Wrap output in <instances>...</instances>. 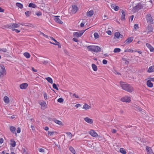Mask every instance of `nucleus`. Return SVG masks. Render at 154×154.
<instances>
[{
    "mask_svg": "<svg viewBox=\"0 0 154 154\" xmlns=\"http://www.w3.org/2000/svg\"><path fill=\"white\" fill-rule=\"evenodd\" d=\"M51 40H53L55 42V43H54V44H53V45H57V43H58V44L59 43V42H57V40L56 39H55L53 37H51Z\"/></svg>",
    "mask_w": 154,
    "mask_h": 154,
    "instance_id": "ea45409f",
    "label": "nucleus"
},
{
    "mask_svg": "<svg viewBox=\"0 0 154 154\" xmlns=\"http://www.w3.org/2000/svg\"><path fill=\"white\" fill-rule=\"evenodd\" d=\"M11 143L10 144L13 147H14L16 146V142L14 140V139H11L10 140Z\"/></svg>",
    "mask_w": 154,
    "mask_h": 154,
    "instance_id": "4be33fe9",
    "label": "nucleus"
},
{
    "mask_svg": "<svg viewBox=\"0 0 154 154\" xmlns=\"http://www.w3.org/2000/svg\"><path fill=\"white\" fill-rule=\"evenodd\" d=\"M120 86L123 89L128 92H131L134 91L133 87L130 84H121Z\"/></svg>",
    "mask_w": 154,
    "mask_h": 154,
    "instance_id": "f03ea898",
    "label": "nucleus"
},
{
    "mask_svg": "<svg viewBox=\"0 0 154 154\" xmlns=\"http://www.w3.org/2000/svg\"><path fill=\"white\" fill-rule=\"evenodd\" d=\"M73 96L75 97L76 98H79V97L78 95H76L75 93L73 94Z\"/></svg>",
    "mask_w": 154,
    "mask_h": 154,
    "instance_id": "338daca9",
    "label": "nucleus"
},
{
    "mask_svg": "<svg viewBox=\"0 0 154 154\" xmlns=\"http://www.w3.org/2000/svg\"><path fill=\"white\" fill-rule=\"evenodd\" d=\"M4 11L5 10L4 9L0 7V12H4Z\"/></svg>",
    "mask_w": 154,
    "mask_h": 154,
    "instance_id": "e2e57ef3",
    "label": "nucleus"
},
{
    "mask_svg": "<svg viewBox=\"0 0 154 154\" xmlns=\"http://www.w3.org/2000/svg\"><path fill=\"white\" fill-rule=\"evenodd\" d=\"M4 102L5 103H9V98L7 96H5L4 97Z\"/></svg>",
    "mask_w": 154,
    "mask_h": 154,
    "instance_id": "393cba45",
    "label": "nucleus"
},
{
    "mask_svg": "<svg viewBox=\"0 0 154 154\" xmlns=\"http://www.w3.org/2000/svg\"><path fill=\"white\" fill-rule=\"evenodd\" d=\"M23 55L27 58H29L30 57V54L28 52L24 53L23 54Z\"/></svg>",
    "mask_w": 154,
    "mask_h": 154,
    "instance_id": "473e14b6",
    "label": "nucleus"
},
{
    "mask_svg": "<svg viewBox=\"0 0 154 154\" xmlns=\"http://www.w3.org/2000/svg\"><path fill=\"white\" fill-rule=\"evenodd\" d=\"M154 72V66L153 65L150 66L147 72L149 73H151Z\"/></svg>",
    "mask_w": 154,
    "mask_h": 154,
    "instance_id": "412c9836",
    "label": "nucleus"
},
{
    "mask_svg": "<svg viewBox=\"0 0 154 154\" xmlns=\"http://www.w3.org/2000/svg\"><path fill=\"white\" fill-rule=\"evenodd\" d=\"M36 15L38 16H39L42 15V13L40 11L38 12L37 13H36Z\"/></svg>",
    "mask_w": 154,
    "mask_h": 154,
    "instance_id": "8fccbe9b",
    "label": "nucleus"
},
{
    "mask_svg": "<svg viewBox=\"0 0 154 154\" xmlns=\"http://www.w3.org/2000/svg\"><path fill=\"white\" fill-rule=\"evenodd\" d=\"M89 133L93 137H96L98 136L97 133L93 130H91L90 131Z\"/></svg>",
    "mask_w": 154,
    "mask_h": 154,
    "instance_id": "1a4fd4ad",
    "label": "nucleus"
},
{
    "mask_svg": "<svg viewBox=\"0 0 154 154\" xmlns=\"http://www.w3.org/2000/svg\"><path fill=\"white\" fill-rule=\"evenodd\" d=\"M88 29V28L84 30H82L80 31L79 32H74L73 33V36L77 38L79 37H81L83 35L85 32Z\"/></svg>",
    "mask_w": 154,
    "mask_h": 154,
    "instance_id": "39448f33",
    "label": "nucleus"
},
{
    "mask_svg": "<svg viewBox=\"0 0 154 154\" xmlns=\"http://www.w3.org/2000/svg\"><path fill=\"white\" fill-rule=\"evenodd\" d=\"M31 13V11H26L25 12V14L26 16L27 17H29L30 16Z\"/></svg>",
    "mask_w": 154,
    "mask_h": 154,
    "instance_id": "4c0bfd02",
    "label": "nucleus"
},
{
    "mask_svg": "<svg viewBox=\"0 0 154 154\" xmlns=\"http://www.w3.org/2000/svg\"><path fill=\"white\" fill-rule=\"evenodd\" d=\"M63 99L61 98H59L57 100V102L60 103L63 102Z\"/></svg>",
    "mask_w": 154,
    "mask_h": 154,
    "instance_id": "37998d69",
    "label": "nucleus"
},
{
    "mask_svg": "<svg viewBox=\"0 0 154 154\" xmlns=\"http://www.w3.org/2000/svg\"><path fill=\"white\" fill-rule=\"evenodd\" d=\"M10 130L13 134H15L17 135V133L15 131L16 128L14 126H11L10 128Z\"/></svg>",
    "mask_w": 154,
    "mask_h": 154,
    "instance_id": "aec40b11",
    "label": "nucleus"
},
{
    "mask_svg": "<svg viewBox=\"0 0 154 154\" xmlns=\"http://www.w3.org/2000/svg\"><path fill=\"white\" fill-rule=\"evenodd\" d=\"M120 152L123 154H126L127 153L125 149L122 148H120Z\"/></svg>",
    "mask_w": 154,
    "mask_h": 154,
    "instance_id": "7c9ffc66",
    "label": "nucleus"
},
{
    "mask_svg": "<svg viewBox=\"0 0 154 154\" xmlns=\"http://www.w3.org/2000/svg\"><path fill=\"white\" fill-rule=\"evenodd\" d=\"M81 106V105L80 104L78 103V104H77L75 105V107H76V108H78L79 107Z\"/></svg>",
    "mask_w": 154,
    "mask_h": 154,
    "instance_id": "0e129e2a",
    "label": "nucleus"
},
{
    "mask_svg": "<svg viewBox=\"0 0 154 154\" xmlns=\"http://www.w3.org/2000/svg\"><path fill=\"white\" fill-rule=\"evenodd\" d=\"M45 79L50 83L52 84L53 81L52 79L50 77H48L45 78Z\"/></svg>",
    "mask_w": 154,
    "mask_h": 154,
    "instance_id": "c756f323",
    "label": "nucleus"
},
{
    "mask_svg": "<svg viewBox=\"0 0 154 154\" xmlns=\"http://www.w3.org/2000/svg\"><path fill=\"white\" fill-rule=\"evenodd\" d=\"M21 132V129L20 127H18L17 128V132L18 133H20Z\"/></svg>",
    "mask_w": 154,
    "mask_h": 154,
    "instance_id": "603ef678",
    "label": "nucleus"
},
{
    "mask_svg": "<svg viewBox=\"0 0 154 154\" xmlns=\"http://www.w3.org/2000/svg\"><path fill=\"white\" fill-rule=\"evenodd\" d=\"M146 150L149 153H150L152 149L150 147L147 146L146 147Z\"/></svg>",
    "mask_w": 154,
    "mask_h": 154,
    "instance_id": "e433bc0d",
    "label": "nucleus"
},
{
    "mask_svg": "<svg viewBox=\"0 0 154 154\" xmlns=\"http://www.w3.org/2000/svg\"><path fill=\"white\" fill-rule=\"evenodd\" d=\"M150 80H148L146 82L147 85L148 87L152 88L153 87V84Z\"/></svg>",
    "mask_w": 154,
    "mask_h": 154,
    "instance_id": "5701e85b",
    "label": "nucleus"
},
{
    "mask_svg": "<svg viewBox=\"0 0 154 154\" xmlns=\"http://www.w3.org/2000/svg\"><path fill=\"white\" fill-rule=\"evenodd\" d=\"M119 7L116 5V6L115 7L114 10L115 11H118L119 10Z\"/></svg>",
    "mask_w": 154,
    "mask_h": 154,
    "instance_id": "3c124183",
    "label": "nucleus"
},
{
    "mask_svg": "<svg viewBox=\"0 0 154 154\" xmlns=\"http://www.w3.org/2000/svg\"><path fill=\"white\" fill-rule=\"evenodd\" d=\"M52 120L56 123L60 125H63L62 122L59 120H57L56 118H54L52 119Z\"/></svg>",
    "mask_w": 154,
    "mask_h": 154,
    "instance_id": "a211bd4d",
    "label": "nucleus"
},
{
    "mask_svg": "<svg viewBox=\"0 0 154 154\" xmlns=\"http://www.w3.org/2000/svg\"><path fill=\"white\" fill-rule=\"evenodd\" d=\"M91 107L86 104H85L83 107V109H84L86 110H87V109H89L91 108Z\"/></svg>",
    "mask_w": 154,
    "mask_h": 154,
    "instance_id": "a878e982",
    "label": "nucleus"
},
{
    "mask_svg": "<svg viewBox=\"0 0 154 154\" xmlns=\"http://www.w3.org/2000/svg\"><path fill=\"white\" fill-rule=\"evenodd\" d=\"M89 51L94 52L96 53L99 52L101 51V49L98 46L95 45H90L86 46Z\"/></svg>",
    "mask_w": 154,
    "mask_h": 154,
    "instance_id": "f257e3e1",
    "label": "nucleus"
},
{
    "mask_svg": "<svg viewBox=\"0 0 154 154\" xmlns=\"http://www.w3.org/2000/svg\"><path fill=\"white\" fill-rule=\"evenodd\" d=\"M94 14V11L93 10H91L87 12V15L88 17H91Z\"/></svg>",
    "mask_w": 154,
    "mask_h": 154,
    "instance_id": "b1692460",
    "label": "nucleus"
},
{
    "mask_svg": "<svg viewBox=\"0 0 154 154\" xmlns=\"http://www.w3.org/2000/svg\"><path fill=\"white\" fill-rule=\"evenodd\" d=\"M137 109L139 110L140 111L143 112V109L140 107L138 106L137 107Z\"/></svg>",
    "mask_w": 154,
    "mask_h": 154,
    "instance_id": "09e8293b",
    "label": "nucleus"
},
{
    "mask_svg": "<svg viewBox=\"0 0 154 154\" xmlns=\"http://www.w3.org/2000/svg\"><path fill=\"white\" fill-rule=\"evenodd\" d=\"M134 51L132 49H127L125 50L124 52H133Z\"/></svg>",
    "mask_w": 154,
    "mask_h": 154,
    "instance_id": "58836bf2",
    "label": "nucleus"
},
{
    "mask_svg": "<svg viewBox=\"0 0 154 154\" xmlns=\"http://www.w3.org/2000/svg\"><path fill=\"white\" fill-rule=\"evenodd\" d=\"M91 66L93 69L94 71H96L97 70V66L94 63H92L91 65Z\"/></svg>",
    "mask_w": 154,
    "mask_h": 154,
    "instance_id": "bb28decb",
    "label": "nucleus"
},
{
    "mask_svg": "<svg viewBox=\"0 0 154 154\" xmlns=\"http://www.w3.org/2000/svg\"><path fill=\"white\" fill-rule=\"evenodd\" d=\"M53 87L55 89H56L57 90H58V88L57 87V85L55 83H54L52 85Z\"/></svg>",
    "mask_w": 154,
    "mask_h": 154,
    "instance_id": "79ce46f5",
    "label": "nucleus"
},
{
    "mask_svg": "<svg viewBox=\"0 0 154 154\" xmlns=\"http://www.w3.org/2000/svg\"><path fill=\"white\" fill-rule=\"evenodd\" d=\"M28 6L30 8H35L37 6L35 4L31 3L29 4Z\"/></svg>",
    "mask_w": 154,
    "mask_h": 154,
    "instance_id": "cd10ccee",
    "label": "nucleus"
},
{
    "mask_svg": "<svg viewBox=\"0 0 154 154\" xmlns=\"http://www.w3.org/2000/svg\"><path fill=\"white\" fill-rule=\"evenodd\" d=\"M69 150L73 154L75 153V151L74 149L72 146H70L69 148Z\"/></svg>",
    "mask_w": 154,
    "mask_h": 154,
    "instance_id": "2f4dec72",
    "label": "nucleus"
},
{
    "mask_svg": "<svg viewBox=\"0 0 154 154\" xmlns=\"http://www.w3.org/2000/svg\"><path fill=\"white\" fill-rule=\"evenodd\" d=\"M114 35L117 39L122 38L123 37V35L119 32H115Z\"/></svg>",
    "mask_w": 154,
    "mask_h": 154,
    "instance_id": "4468645a",
    "label": "nucleus"
},
{
    "mask_svg": "<svg viewBox=\"0 0 154 154\" xmlns=\"http://www.w3.org/2000/svg\"><path fill=\"white\" fill-rule=\"evenodd\" d=\"M106 32L109 35H111L112 34V32L110 30H109L107 31Z\"/></svg>",
    "mask_w": 154,
    "mask_h": 154,
    "instance_id": "13d9d810",
    "label": "nucleus"
},
{
    "mask_svg": "<svg viewBox=\"0 0 154 154\" xmlns=\"http://www.w3.org/2000/svg\"><path fill=\"white\" fill-rule=\"evenodd\" d=\"M146 16V20L147 22L148 23H150L151 24H153L154 22L151 15L150 14H147Z\"/></svg>",
    "mask_w": 154,
    "mask_h": 154,
    "instance_id": "20e7f679",
    "label": "nucleus"
},
{
    "mask_svg": "<svg viewBox=\"0 0 154 154\" xmlns=\"http://www.w3.org/2000/svg\"><path fill=\"white\" fill-rule=\"evenodd\" d=\"M41 34L43 36L46 38H47L48 37V35H45V34L43 33V32H41Z\"/></svg>",
    "mask_w": 154,
    "mask_h": 154,
    "instance_id": "052dcab7",
    "label": "nucleus"
},
{
    "mask_svg": "<svg viewBox=\"0 0 154 154\" xmlns=\"http://www.w3.org/2000/svg\"><path fill=\"white\" fill-rule=\"evenodd\" d=\"M42 62L43 64L46 65L48 63V61L44 60L42 61Z\"/></svg>",
    "mask_w": 154,
    "mask_h": 154,
    "instance_id": "bf43d9fd",
    "label": "nucleus"
},
{
    "mask_svg": "<svg viewBox=\"0 0 154 154\" xmlns=\"http://www.w3.org/2000/svg\"><path fill=\"white\" fill-rule=\"evenodd\" d=\"M121 13L122 14V15L121 16V19L122 20H125V16L126 15V13L125 11L123 10H122L121 11Z\"/></svg>",
    "mask_w": 154,
    "mask_h": 154,
    "instance_id": "f3484780",
    "label": "nucleus"
},
{
    "mask_svg": "<svg viewBox=\"0 0 154 154\" xmlns=\"http://www.w3.org/2000/svg\"><path fill=\"white\" fill-rule=\"evenodd\" d=\"M78 10V7L76 5H73L72 6V13H75Z\"/></svg>",
    "mask_w": 154,
    "mask_h": 154,
    "instance_id": "ddd939ff",
    "label": "nucleus"
},
{
    "mask_svg": "<svg viewBox=\"0 0 154 154\" xmlns=\"http://www.w3.org/2000/svg\"><path fill=\"white\" fill-rule=\"evenodd\" d=\"M1 50L4 52H6L7 51V49L6 48H3L1 49Z\"/></svg>",
    "mask_w": 154,
    "mask_h": 154,
    "instance_id": "6e6d98bb",
    "label": "nucleus"
},
{
    "mask_svg": "<svg viewBox=\"0 0 154 154\" xmlns=\"http://www.w3.org/2000/svg\"><path fill=\"white\" fill-rule=\"evenodd\" d=\"M102 63L103 64H106L107 63V61L106 60L104 59L103 60Z\"/></svg>",
    "mask_w": 154,
    "mask_h": 154,
    "instance_id": "de8ad7c7",
    "label": "nucleus"
},
{
    "mask_svg": "<svg viewBox=\"0 0 154 154\" xmlns=\"http://www.w3.org/2000/svg\"><path fill=\"white\" fill-rule=\"evenodd\" d=\"M31 128L32 129L33 132H34L35 131V128L33 126L31 125Z\"/></svg>",
    "mask_w": 154,
    "mask_h": 154,
    "instance_id": "864d4df0",
    "label": "nucleus"
},
{
    "mask_svg": "<svg viewBox=\"0 0 154 154\" xmlns=\"http://www.w3.org/2000/svg\"><path fill=\"white\" fill-rule=\"evenodd\" d=\"M139 27L138 26V25L137 24H135L134 26V28L135 29H139Z\"/></svg>",
    "mask_w": 154,
    "mask_h": 154,
    "instance_id": "c03bdc74",
    "label": "nucleus"
},
{
    "mask_svg": "<svg viewBox=\"0 0 154 154\" xmlns=\"http://www.w3.org/2000/svg\"><path fill=\"white\" fill-rule=\"evenodd\" d=\"M84 120L86 122L90 124H92L93 123V120L87 117L84 119Z\"/></svg>",
    "mask_w": 154,
    "mask_h": 154,
    "instance_id": "6ab92c4d",
    "label": "nucleus"
},
{
    "mask_svg": "<svg viewBox=\"0 0 154 154\" xmlns=\"http://www.w3.org/2000/svg\"><path fill=\"white\" fill-rule=\"evenodd\" d=\"M131 98L128 97H125L121 98V100L123 102H130L131 100Z\"/></svg>",
    "mask_w": 154,
    "mask_h": 154,
    "instance_id": "423d86ee",
    "label": "nucleus"
},
{
    "mask_svg": "<svg viewBox=\"0 0 154 154\" xmlns=\"http://www.w3.org/2000/svg\"><path fill=\"white\" fill-rule=\"evenodd\" d=\"M28 85L26 83H22L20 85V87L21 89H25L28 87Z\"/></svg>",
    "mask_w": 154,
    "mask_h": 154,
    "instance_id": "dca6fc26",
    "label": "nucleus"
},
{
    "mask_svg": "<svg viewBox=\"0 0 154 154\" xmlns=\"http://www.w3.org/2000/svg\"><path fill=\"white\" fill-rule=\"evenodd\" d=\"M39 151L41 152H44V150L42 148H40L39 149Z\"/></svg>",
    "mask_w": 154,
    "mask_h": 154,
    "instance_id": "5fc2aeb1",
    "label": "nucleus"
},
{
    "mask_svg": "<svg viewBox=\"0 0 154 154\" xmlns=\"http://www.w3.org/2000/svg\"><path fill=\"white\" fill-rule=\"evenodd\" d=\"M73 40L76 42H77L79 41V40L76 38H74L72 39Z\"/></svg>",
    "mask_w": 154,
    "mask_h": 154,
    "instance_id": "680f3d73",
    "label": "nucleus"
},
{
    "mask_svg": "<svg viewBox=\"0 0 154 154\" xmlns=\"http://www.w3.org/2000/svg\"><path fill=\"white\" fill-rule=\"evenodd\" d=\"M146 45L149 49L150 52H153L154 51V48L150 44L147 43L146 44Z\"/></svg>",
    "mask_w": 154,
    "mask_h": 154,
    "instance_id": "2eb2a0df",
    "label": "nucleus"
},
{
    "mask_svg": "<svg viewBox=\"0 0 154 154\" xmlns=\"http://www.w3.org/2000/svg\"><path fill=\"white\" fill-rule=\"evenodd\" d=\"M57 132L56 131H48V135H49V136H52L54 134H57Z\"/></svg>",
    "mask_w": 154,
    "mask_h": 154,
    "instance_id": "72a5a7b5",
    "label": "nucleus"
},
{
    "mask_svg": "<svg viewBox=\"0 0 154 154\" xmlns=\"http://www.w3.org/2000/svg\"><path fill=\"white\" fill-rule=\"evenodd\" d=\"M44 129L46 131H48L49 130V128L48 126H46L44 128Z\"/></svg>",
    "mask_w": 154,
    "mask_h": 154,
    "instance_id": "774afa93",
    "label": "nucleus"
},
{
    "mask_svg": "<svg viewBox=\"0 0 154 154\" xmlns=\"http://www.w3.org/2000/svg\"><path fill=\"white\" fill-rule=\"evenodd\" d=\"M40 104L41 106L44 107V109L46 108V103L45 101H42L41 103Z\"/></svg>",
    "mask_w": 154,
    "mask_h": 154,
    "instance_id": "c85d7f7f",
    "label": "nucleus"
},
{
    "mask_svg": "<svg viewBox=\"0 0 154 154\" xmlns=\"http://www.w3.org/2000/svg\"><path fill=\"white\" fill-rule=\"evenodd\" d=\"M19 26L16 23H11L10 25H8V27L10 29H13L14 28H16L18 27Z\"/></svg>",
    "mask_w": 154,
    "mask_h": 154,
    "instance_id": "9d476101",
    "label": "nucleus"
},
{
    "mask_svg": "<svg viewBox=\"0 0 154 154\" xmlns=\"http://www.w3.org/2000/svg\"><path fill=\"white\" fill-rule=\"evenodd\" d=\"M143 7V6L142 4L139 3L136 6L133 7V10L134 12H137Z\"/></svg>",
    "mask_w": 154,
    "mask_h": 154,
    "instance_id": "7ed1b4c3",
    "label": "nucleus"
},
{
    "mask_svg": "<svg viewBox=\"0 0 154 154\" xmlns=\"http://www.w3.org/2000/svg\"><path fill=\"white\" fill-rule=\"evenodd\" d=\"M2 71H0V77L3 76L6 74V71L4 66L1 67Z\"/></svg>",
    "mask_w": 154,
    "mask_h": 154,
    "instance_id": "0eeeda50",
    "label": "nucleus"
},
{
    "mask_svg": "<svg viewBox=\"0 0 154 154\" xmlns=\"http://www.w3.org/2000/svg\"><path fill=\"white\" fill-rule=\"evenodd\" d=\"M55 17V18H54V20L57 23L60 24H62L63 23V21L58 18L59 17H60V16H57Z\"/></svg>",
    "mask_w": 154,
    "mask_h": 154,
    "instance_id": "9b49d317",
    "label": "nucleus"
},
{
    "mask_svg": "<svg viewBox=\"0 0 154 154\" xmlns=\"http://www.w3.org/2000/svg\"><path fill=\"white\" fill-rule=\"evenodd\" d=\"M44 97L45 100L47 99V94L45 92H44Z\"/></svg>",
    "mask_w": 154,
    "mask_h": 154,
    "instance_id": "a18cd8bd",
    "label": "nucleus"
},
{
    "mask_svg": "<svg viewBox=\"0 0 154 154\" xmlns=\"http://www.w3.org/2000/svg\"><path fill=\"white\" fill-rule=\"evenodd\" d=\"M12 30L13 31H15V32L17 33H19L20 32V31L17 29H12Z\"/></svg>",
    "mask_w": 154,
    "mask_h": 154,
    "instance_id": "4d7b16f0",
    "label": "nucleus"
},
{
    "mask_svg": "<svg viewBox=\"0 0 154 154\" xmlns=\"http://www.w3.org/2000/svg\"><path fill=\"white\" fill-rule=\"evenodd\" d=\"M25 26L29 27H33V25L30 23H28L27 24V25L26 24V26Z\"/></svg>",
    "mask_w": 154,
    "mask_h": 154,
    "instance_id": "49530a36",
    "label": "nucleus"
},
{
    "mask_svg": "<svg viewBox=\"0 0 154 154\" xmlns=\"http://www.w3.org/2000/svg\"><path fill=\"white\" fill-rule=\"evenodd\" d=\"M121 51V49L119 48H116L114 49L113 52L114 53H119Z\"/></svg>",
    "mask_w": 154,
    "mask_h": 154,
    "instance_id": "c9c22d12",
    "label": "nucleus"
},
{
    "mask_svg": "<svg viewBox=\"0 0 154 154\" xmlns=\"http://www.w3.org/2000/svg\"><path fill=\"white\" fill-rule=\"evenodd\" d=\"M4 141L3 139L2 138H0V143H2Z\"/></svg>",
    "mask_w": 154,
    "mask_h": 154,
    "instance_id": "69168bd1",
    "label": "nucleus"
},
{
    "mask_svg": "<svg viewBox=\"0 0 154 154\" xmlns=\"http://www.w3.org/2000/svg\"><path fill=\"white\" fill-rule=\"evenodd\" d=\"M134 38L133 37H131L128 38L126 40L125 42V44L127 45L131 43L133 40Z\"/></svg>",
    "mask_w": 154,
    "mask_h": 154,
    "instance_id": "6e6552de",
    "label": "nucleus"
},
{
    "mask_svg": "<svg viewBox=\"0 0 154 154\" xmlns=\"http://www.w3.org/2000/svg\"><path fill=\"white\" fill-rule=\"evenodd\" d=\"M94 38L95 39L98 38L99 37V35L98 33L97 32H95L94 34Z\"/></svg>",
    "mask_w": 154,
    "mask_h": 154,
    "instance_id": "a19ab883",
    "label": "nucleus"
},
{
    "mask_svg": "<svg viewBox=\"0 0 154 154\" xmlns=\"http://www.w3.org/2000/svg\"><path fill=\"white\" fill-rule=\"evenodd\" d=\"M153 28L151 24H149L147 26V33L152 32H153Z\"/></svg>",
    "mask_w": 154,
    "mask_h": 154,
    "instance_id": "f8f14e48",
    "label": "nucleus"
},
{
    "mask_svg": "<svg viewBox=\"0 0 154 154\" xmlns=\"http://www.w3.org/2000/svg\"><path fill=\"white\" fill-rule=\"evenodd\" d=\"M16 5L17 6L20 8L21 9L23 8V5L21 3L17 2L16 3Z\"/></svg>",
    "mask_w": 154,
    "mask_h": 154,
    "instance_id": "f704fd0d",
    "label": "nucleus"
}]
</instances>
